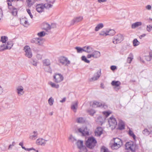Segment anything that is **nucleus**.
<instances>
[{"mask_svg": "<svg viewBox=\"0 0 152 152\" xmlns=\"http://www.w3.org/2000/svg\"><path fill=\"white\" fill-rule=\"evenodd\" d=\"M75 49L77 50V52L78 53H80L82 51H84L83 48H82L80 47H76L75 48Z\"/></svg>", "mask_w": 152, "mask_h": 152, "instance_id": "nucleus-51", "label": "nucleus"}, {"mask_svg": "<svg viewBox=\"0 0 152 152\" xmlns=\"http://www.w3.org/2000/svg\"><path fill=\"white\" fill-rule=\"evenodd\" d=\"M81 59L82 61H84L86 63H89L90 61L87 60L86 57L85 56H83L81 57Z\"/></svg>", "mask_w": 152, "mask_h": 152, "instance_id": "nucleus-49", "label": "nucleus"}, {"mask_svg": "<svg viewBox=\"0 0 152 152\" xmlns=\"http://www.w3.org/2000/svg\"><path fill=\"white\" fill-rule=\"evenodd\" d=\"M43 6L44 8H45L46 9H49L50 8H52L53 7L52 4L48 3L43 4Z\"/></svg>", "mask_w": 152, "mask_h": 152, "instance_id": "nucleus-35", "label": "nucleus"}, {"mask_svg": "<svg viewBox=\"0 0 152 152\" xmlns=\"http://www.w3.org/2000/svg\"><path fill=\"white\" fill-rule=\"evenodd\" d=\"M19 145L21 146V147L23 149H25V147L23 146V142H20L19 143Z\"/></svg>", "mask_w": 152, "mask_h": 152, "instance_id": "nucleus-64", "label": "nucleus"}, {"mask_svg": "<svg viewBox=\"0 0 152 152\" xmlns=\"http://www.w3.org/2000/svg\"><path fill=\"white\" fill-rule=\"evenodd\" d=\"M124 40V37L121 34H118L113 38V42L115 44L121 43Z\"/></svg>", "mask_w": 152, "mask_h": 152, "instance_id": "nucleus-2", "label": "nucleus"}, {"mask_svg": "<svg viewBox=\"0 0 152 152\" xmlns=\"http://www.w3.org/2000/svg\"><path fill=\"white\" fill-rule=\"evenodd\" d=\"M0 148L2 151H4L7 149L6 147L4 145H1L0 146Z\"/></svg>", "mask_w": 152, "mask_h": 152, "instance_id": "nucleus-57", "label": "nucleus"}, {"mask_svg": "<svg viewBox=\"0 0 152 152\" xmlns=\"http://www.w3.org/2000/svg\"><path fill=\"white\" fill-rule=\"evenodd\" d=\"M140 43V42L137 40V39H134L133 41V44L134 46L138 45Z\"/></svg>", "mask_w": 152, "mask_h": 152, "instance_id": "nucleus-43", "label": "nucleus"}, {"mask_svg": "<svg viewBox=\"0 0 152 152\" xmlns=\"http://www.w3.org/2000/svg\"><path fill=\"white\" fill-rule=\"evenodd\" d=\"M97 141L93 137H89L86 142V145L87 147L93 149L96 145Z\"/></svg>", "mask_w": 152, "mask_h": 152, "instance_id": "nucleus-1", "label": "nucleus"}, {"mask_svg": "<svg viewBox=\"0 0 152 152\" xmlns=\"http://www.w3.org/2000/svg\"><path fill=\"white\" fill-rule=\"evenodd\" d=\"M115 31L113 29H110L108 31H107L108 35L113 36L115 34Z\"/></svg>", "mask_w": 152, "mask_h": 152, "instance_id": "nucleus-37", "label": "nucleus"}, {"mask_svg": "<svg viewBox=\"0 0 152 152\" xmlns=\"http://www.w3.org/2000/svg\"><path fill=\"white\" fill-rule=\"evenodd\" d=\"M92 54L93 57L95 58H98L100 56V52L97 51H93Z\"/></svg>", "mask_w": 152, "mask_h": 152, "instance_id": "nucleus-25", "label": "nucleus"}, {"mask_svg": "<svg viewBox=\"0 0 152 152\" xmlns=\"http://www.w3.org/2000/svg\"><path fill=\"white\" fill-rule=\"evenodd\" d=\"M42 63L44 66H48L47 69L45 68H44L45 71L48 72H51L52 70L49 66L50 64V60L48 59H45L43 61Z\"/></svg>", "mask_w": 152, "mask_h": 152, "instance_id": "nucleus-5", "label": "nucleus"}, {"mask_svg": "<svg viewBox=\"0 0 152 152\" xmlns=\"http://www.w3.org/2000/svg\"><path fill=\"white\" fill-rule=\"evenodd\" d=\"M26 11L30 16L31 18L32 19L33 18V16L31 13L30 10L29 9H26Z\"/></svg>", "mask_w": 152, "mask_h": 152, "instance_id": "nucleus-56", "label": "nucleus"}, {"mask_svg": "<svg viewBox=\"0 0 152 152\" xmlns=\"http://www.w3.org/2000/svg\"><path fill=\"white\" fill-rule=\"evenodd\" d=\"M142 23L141 22H137L133 23L131 26V28L133 29L135 28H136L141 26Z\"/></svg>", "mask_w": 152, "mask_h": 152, "instance_id": "nucleus-24", "label": "nucleus"}, {"mask_svg": "<svg viewBox=\"0 0 152 152\" xmlns=\"http://www.w3.org/2000/svg\"><path fill=\"white\" fill-rule=\"evenodd\" d=\"M33 135H31L29 138L32 140H35L37 138L38 133L37 131H34L33 132Z\"/></svg>", "mask_w": 152, "mask_h": 152, "instance_id": "nucleus-23", "label": "nucleus"}, {"mask_svg": "<svg viewBox=\"0 0 152 152\" xmlns=\"http://www.w3.org/2000/svg\"><path fill=\"white\" fill-rule=\"evenodd\" d=\"M104 120V118L101 116H99L97 118V121L101 123H102Z\"/></svg>", "mask_w": 152, "mask_h": 152, "instance_id": "nucleus-47", "label": "nucleus"}, {"mask_svg": "<svg viewBox=\"0 0 152 152\" xmlns=\"http://www.w3.org/2000/svg\"><path fill=\"white\" fill-rule=\"evenodd\" d=\"M149 128L148 129H145L142 132V133L145 135L147 136L150 134Z\"/></svg>", "mask_w": 152, "mask_h": 152, "instance_id": "nucleus-33", "label": "nucleus"}, {"mask_svg": "<svg viewBox=\"0 0 152 152\" xmlns=\"http://www.w3.org/2000/svg\"><path fill=\"white\" fill-rule=\"evenodd\" d=\"M48 83L52 88H58L59 87V85L58 84H56L52 82H49Z\"/></svg>", "mask_w": 152, "mask_h": 152, "instance_id": "nucleus-32", "label": "nucleus"}, {"mask_svg": "<svg viewBox=\"0 0 152 152\" xmlns=\"http://www.w3.org/2000/svg\"><path fill=\"white\" fill-rule=\"evenodd\" d=\"M95 106L96 107H103L105 108L107 107V106L106 105H103V104L100 103L98 102L94 101L93 102V104L92 105V106L93 107H95Z\"/></svg>", "mask_w": 152, "mask_h": 152, "instance_id": "nucleus-14", "label": "nucleus"}, {"mask_svg": "<svg viewBox=\"0 0 152 152\" xmlns=\"http://www.w3.org/2000/svg\"><path fill=\"white\" fill-rule=\"evenodd\" d=\"M129 134L130 136L132 137L133 138V139L134 140H135L136 137V136L134 134L133 131H132L130 129H129Z\"/></svg>", "mask_w": 152, "mask_h": 152, "instance_id": "nucleus-38", "label": "nucleus"}, {"mask_svg": "<svg viewBox=\"0 0 152 152\" xmlns=\"http://www.w3.org/2000/svg\"><path fill=\"white\" fill-rule=\"evenodd\" d=\"M101 152H109L107 148L104 146H102L101 148Z\"/></svg>", "mask_w": 152, "mask_h": 152, "instance_id": "nucleus-42", "label": "nucleus"}, {"mask_svg": "<svg viewBox=\"0 0 152 152\" xmlns=\"http://www.w3.org/2000/svg\"><path fill=\"white\" fill-rule=\"evenodd\" d=\"M114 142L116 143L119 144V143L120 145H122L123 143L122 141V140L119 138H114Z\"/></svg>", "mask_w": 152, "mask_h": 152, "instance_id": "nucleus-36", "label": "nucleus"}, {"mask_svg": "<svg viewBox=\"0 0 152 152\" xmlns=\"http://www.w3.org/2000/svg\"><path fill=\"white\" fill-rule=\"evenodd\" d=\"M102 133V128L101 127H97L95 132V135L98 136H100Z\"/></svg>", "mask_w": 152, "mask_h": 152, "instance_id": "nucleus-16", "label": "nucleus"}, {"mask_svg": "<svg viewBox=\"0 0 152 152\" xmlns=\"http://www.w3.org/2000/svg\"><path fill=\"white\" fill-rule=\"evenodd\" d=\"M31 62L32 64L33 65H34V66H37V62L36 61H34V60H32V61H31Z\"/></svg>", "mask_w": 152, "mask_h": 152, "instance_id": "nucleus-61", "label": "nucleus"}, {"mask_svg": "<svg viewBox=\"0 0 152 152\" xmlns=\"http://www.w3.org/2000/svg\"><path fill=\"white\" fill-rule=\"evenodd\" d=\"M118 129L120 130H123L125 129V123L121 120H119V123L118 125Z\"/></svg>", "mask_w": 152, "mask_h": 152, "instance_id": "nucleus-19", "label": "nucleus"}, {"mask_svg": "<svg viewBox=\"0 0 152 152\" xmlns=\"http://www.w3.org/2000/svg\"><path fill=\"white\" fill-rule=\"evenodd\" d=\"M48 102L50 106H52L53 105L54 102V99L52 97H50L48 99Z\"/></svg>", "mask_w": 152, "mask_h": 152, "instance_id": "nucleus-46", "label": "nucleus"}, {"mask_svg": "<svg viewBox=\"0 0 152 152\" xmlns=\"http://www.w3.org/2000/svg\"><path fill=\"white\" fill-rule=\"evenodd\" d=\"M146 8L148 10H151V7L150 5H148L146 7Z\"/></svg>", "mask_w": 152, "mask_h": 152, "instance_id": "nucleus-63", "label": "nucleus"}, {"mask_svg": "<svg viewBox=\"0 0 152 152\" xmlns=\"http://www.w3.org/2000/svg\"><path fill=\"white\" fill-rule=\"evenodd\" d=\"M84 51L88 53H91L93 51V50L91 47L90 46H85L83 48Z\"/></svg>", "mask_w": 152, "mask_h": 152, "instance_id": "nucleus-20", "label": "nucleus"}, {"mask_svg": "<svg viewBox=\"0 0 152 152\" xmlns=\"http://www.w3.org/2000/svg\"><path fill=\"white\" fill-rule=\"evenodd\" d=\"M37 11L39 13H41L44 11V8L43 4H39L36 6Z\"/></svg>", "mask_w": 152, "mask_h": 152, "instance_id": "nucleus-12", "label": "nucleus"}, {"mask_svg": "<svg viewBox=\"0 0 152 152\" xmlns=\"http://www.w3.org/2000/svg\"><path fill=\"white\" fill-rule=\"evenodd\" d=\"M121 145L119 143L118 144L114 142L113 144L112 145L111 147L113 149H117L120 148Z\"/></svg>", "mask_w": 152, "mask_h": 152, "instance_id": "nucleus-26", "label": "nucleus"}, {"mask_svg": "<svg viewBox=\"0 0 152 152\" xmlns=\"http://www.w3.org/2000/svg\"><path fill=\"white\" fill-rule=\"evenodd\" d=\"M24 149L26 151H31L32 150H34V149L33 148H25V149Z\"/></svg>", "mask_w": 152, "mask_h": 152, "instance_id": "nucleus-62", "label": "nucleus"}, {"mask_svg": "<svg viewBox=\"0 0 152 152\" xmlns=\"http://www.w3.org/2000/svg\"><path fill=\"white\" fill-rule=\"evenodd\" d=\"M47 1L48 3H50L53 4L54 3L56 0H47Z\"/></svg>", "mask_w": 152, "mask_h": 152, "instance_id": "nucleus-58", "label": "nucleus"}, {"mask_svg": "<svg viewBox=\"0 0 152 152\" xmlns=\"http://www.w3.org/2000/svg\"><path fill=\"white\" fill-rule=\"evenodd\" d=\"M104 27V25L102 23H100L98 24L96 27L95 30L97 31L100 29H101Z\"/></svg>", "mask_w": 152, "mask_h": 152, "instance_id": "nucleus-31", "label": "nucleus"}, {"mask_svg": "<svg viewBox=\"0 0 152 152\" xmlns=\"http://www.w3.org/2000/svg\"><path fill=\"white\" fill-rule=\"evenodd\" d=\"M64 80V77L61 74H56L53 76V81L56 83H59Z\"/></svg>", "mask_w": 152, "mask_h": 152, "instance_id": "nucleus-4", "label": "nucleus"}, {"mask_svg": "<svg viewBox=\"0 0 152 152\" xmlns=\"http://www.w3.org/2000/svg\"><path fill=\"white\" fill-rule=\"evenodd\" d=\"M101 75V70L97 71L96 73H95L94 76L91 78L89 79L90 82L94 81L97 80Z\"/></svg>", "mask_w": 152, "mask_h": 152, "instance_id": "nucleus-10", "label": "nucleus"}, {"mask_svg": "<svg viewBox=\"0 0 152 152\" xmlns=\"http://www.w3.org/2000/svg\"><path fill=\"white\" fill-rule=\"evenodd\" d=\"M76 121L78 123H82L85 122V120L82 117H79L77 119Z\"/></svg>", "mask_w": 152, "mask_h": 152, "instance_id": "nucleus-39", "label": "nucleus"}, {"mask_svg": "<svg viewBox=\"0 0 152 152\" xmlns=\"http://www.w3.org/2000/svg\"><path fill=\"white\" fill-rule=\"evenodd\" d=\"M40 37H42L45 35V32L42 31H41L37 34Z\"/></svg>", "mask_w": 152, "mask_h": 152, "instance_id": "nucleus-53", "label": "nucleus"}, {"mask_svg": "<svg viewBox=\"0 0 152 152\" xmlns=\"http://www.w3.org/2000/svg\"><path fill=\"white\" fill-rule=\"evenodd\" d=\"M30 42L32 43H35L39 45H41V39L39 38H33L30 40Z\"/></svg>", "mask_w": 152, "mask_h": 152, "instance_id": "nucleus-15", "label": "nucleus"}, {"mask_svg": "<svg viewBox=\"0 0 152 152\" xmlns=\"http://www.w3.org/2000/svg\"><path fill=\"white\" fill-rule=\"evenodd\" d=\"M77 130L78 132L81 133L83 136L88 135L89 134L88 130L86 127L79 128Z\"/></svg>", "mask_w": 152, "mask_h": 152, "instance_id": "nucleus-9", "label": "nucleus"}, {"mask_svg": "<svg viewBox=\"0 0 152 152\" xmlns=\"http://www.w3.org/2000/svg\"><path fill=\"white\" fill-rule=\"evenodd\" d=\"M111 113V112L108 111H104L103 112V114L105 115V117H107Z\"/></svg>", "mask_w": 152, "mask_h": 152, "instance_id": "nucleus-54", "label": "nucleus"}, {"mask_svg": "<svg viewBox=\"0 0 152 152\" xmlns=\"http://www.w3.org/2000/svg\"><path fill=\"white\" fill-rule=\"evenodd\" d=\"M76 144L79 149H80L83 146V142L82 141L78 140L76 142Z\"/></svg>", "mask_w": 152, "mask_h": 152, "instance_id": "nucleus-28", "label": "nucleus"}, {"mask_svg": "<svg viewBox=\"0 0 152 152\" xmlns=\"http://www.w3.org/2000/svg\"><path fill=\"white\" fill-rule=\"evenodd\" d=\"M99 35L103 37H106L108 35L107 31L105 32L104 31H102L99 33Z\"/></svg>", "mask_w": 152, "mask_h": 152, "instance_id": "nucleus-40", "label": "nucleus"}, {"mask_svg": "<svg viewBox=\"0 0 152 152\" xmlns=\"http://www.w3.org/2000/svg\"><path fill=\"white\" fill-rule=\"evenodd\" d=\"M69 139L72 142L74 143L75 142L77 141L76 139L72 135H70L69 137Z\"/></svg>", "mask_w": 152, "mask_h": 152, "instance_id": "nucleus-44", "label": "nucleus"}, {"mask_svg": "<svg viewBox=\"0 0 152 152\" xmlns=\"http://www.w3.org/2000/svg\"><path fill=\"white\" fill-rule=\"evenodd\" d=\"M20 22L21 24H22L23 26H25L26 25H29L28 23V22L27 19L26 18H22L20 20Z\"/></svg>", "mask_w": 152, "mask_h": 152, "instance_id": "nucleus-21", "label": "nucleus"}, {"mask_svg": "<svg viewBox=\"0 0 152 152\" xmlns=\"http://www.w3.org/2000/svg\"><path fill=\"white\" fill-rule=\"evenodd\" d=\"M6 46H7V48L8 49H10L13 45V43L12 41H10L7 42V44H6Z\"/></svg>", "mask_w": 152, "mask_h": 152, "instance_id": "nucleus-27", "label": "nucleus"}, {"mask_svg": "<svg viewBox=\"0 0 152 152\" xmlns=\"http://www.w3.org/2000/svg\"><path fill=\"white\" fill-rule=\"evenodd\" d=\"M59 61L62 64L65 66H68L70 62L67 58L64 56L61 57L59 59Z\"/></svg>", "mask_w": 152, "mask_h": 152, "instance_id": "nucleus-7", "label": "nucleus"}, {"mask_svg": "<svg viewBox=\"0 0 152 152\" xmlns=\"http://www.w3.org/2000/svg\"><path fill=\"white\" fill-rule=\"evenodd\" d=\"M17 93L19 96L23 94L24 93L23 88L22 86H19L17 88Z\"/></svg>", "mask_w": 152, "mask_h": 152, "instance_id": "nucleus-18", "label": "nucleus"}, {"mask_svg": "<svg viewBox=\"0 0 152 152\" xmlns=\"http://www.w3.org/2000/svg\"><path fill=\"white\" fill-rule=\"evenodd\" d=\"M18 11L17 9L16 8H14V9L12 10L11 13L14 16H16L17 14Z\"/></svg>", "mask_w": 152, "mask_h": 152, "instance_id": "nucleus-45", "label": "nucleus"}, {"mask_svg": "<svg viewBox=\"0 0 152 152\" xmlns=\"http://www.w3.org/2000/svg\"><path fill=\"white\" fill-rule=\"evenodd\" d=\"M88 112L90 113V115H93L95 113V112L93 109H90L88 110Z\"/></svg>", "mask_w": 152, "mask_h": 152, "instance_id": "nucleus-52", "label": "nucleus"}, {"mask_svg": "<svg viewBox=\"0 0 152 152\" xmlns=\"http://www.w3.org/2000/svg\"><path fill=\"white\" fill-rule=\"evenodd\" d=\"M37 57L38 59H41L42 58V55L39 54H37Z\"/></svg>", "mask_w": 152, "mask_h": 152, "instance_id": "nucleus-59", "label": "nucleus"}, {"mask_svg": "<svg viewBox=\"0 0 152 152\" xmlns=\"http://www.w3.org/2000/svg\"><path fill=\"white\" fill-rule=\"evenodd\" d=\"M116 69V67L115 66L113 65L110 67V69L113 71L115 70Z\"/></svg>", "mask_w": 152, "mask_h": 152, "instance_id": "nucleus-60", "label": "nucleus"}, {"mask_svg": "<svg viewBox=\"0 0 152 152\" xmlns=\"http://www.w3.org/2000/svg\"><path fill=\"white\" fill-rule=\"evenodd\" d=\"M6 44H2L0 45V52L6 50L8 49L7 48Z\"/></svg>", "mask_w": 152, "mask_h": 152, "instance_id": "nucleus-34", "label": "nucleus"}, {"mask_svg": "<svg viewBox=\"0 0 152 152\" xmlns=\"http://www.w3.org/2000/svg\"><path fill=\"white\" fill-rule=\"evenodd\" d=\"M47 140L43 139H38L36 141V143L38 145H44Z\"/></svg>", "mask_w": 152, "mask_h": 152, "instance_id": "nucleus-17", "label": "nucleus"}, {"mask_svg": "<svg viewBox=\"0 0 152 152\" xmlns=\"http://www.w3.org/2000/svg\"><path fill=\"white\" fill-rule=\"evenodd\" d=\"M110 126H112V127L115 128L117 125V122L113 116L110 117L108 121Z\"/></svg>", "mask_w": 152, "mask_h": 152, "instance_id": "nucleus-8", "label": "nucleus"}, {"mask_svg": "<svg viewBox=\"0 0 152 152\" xmlns=\"http://www.w3.org/2000/svg\"><path fill=\"white\" fill-rule=\"evenodd\" d=\"M78 102L77 101H75L72 103L71 109L75 112H76L78 107Z\"/></svg>", "mask_w": 152, "mask_h": 152, "instance_id": "nucleus-13", "label": "nucleus"}, {"mask_svg": "<svg viewBox=\"0 0 152 152\" xmlns=\"http://www.w3.org/2000/svg\"><path fill=\"white\" fill-rule=\"evenodd\" d=\"M146 29L148 32H150L152 29V26L150 25L147 26Z\"/></svg>", "mask_w": 152, "mask_h": 152, "instance_id": "nucleus-55", "label": "nucleus"}, {"mask_svg": "<svg viewBox=\"0 0 152 152\" xmlns=\"http://www.w3.org/2000/svg\"><path fill=\"white\" fill-rule=\"evenodd\" d=\"M80 149V152H87V151L86 148L85 146H83L82 148Z\"/></svg>", "mask_w": 152, "mask_h": 152, "instance_id": "nucleus-50", "label": "nucleus"}, {"mask_svg": "<svg viewBox=\"0 0 152 152\" xmlns=\"http://www.w3.org/2000/svg\"><path fill=\"white\" fill-rule=\"evenodd\" d=\"M111 84L113 86L118 87L121 85V82L119 81H116L114 80L112 82Z\"/></svg>", "mask_w": 152, "mask_h": 152, "instance_id": "nucleus-30", "label": "nucleus"}, {"mask_svg": "<svg viewBox=\"0 0 152 152\" xmlns=\"http://www.w3.org/2000/svg\"><path fill=\"white\" fill-rule=\"evenodd\" d=\"M26 2L28 6L31 7L35 3V0H26Z\"/></svg>", "mask_w": 152, "mask_h": 152, "instance_id": "nucleus-29", "label": "nucleus"}, {"mask_svg": "<svg viewBox=\"0 0 152 152\" xmlns=\"http://www.w3.org/2000/svg\"><path fill=\"white\" fill-rule=\"evenodd\" d=\"M43 28L46 31L50 29V26L47 23H44L43 24Z\"/></svg>", "mask_w": 152, "mask_h": 152, "instance_id": "nucleus-22", "label": "nucleus"}, {"mask_svg": "<svg viewBox=\"0 0 152 152\" xmlns=\"http://www.w3.org/2000/svg\"><path fill=\"white\" fill-rule=\"evenodd\" d=\"M126 149L127 150H130L132 151H135V146L133 142H126L125 145Z\"/></svg>", "mask_w": 152, "mask_h": 152, "instance_id": "nucleus-6", "label": "nucleus"}, {"mask_svg": "<svg viewBox=\"0 0 152 152\" xmlns=\"http://www.w3.org/2000/svg\"><path fill=\"white\" fill-rule=\"evenodd\" d=\"M131 55L132 56L130 57H128L127 58V62L129 64H130L131 63L132 60L133 58V56H132V54H130V56Z\"/></svg>", "mask_w": 152, "mask_h": 152, "instance_id": "nucleus-48", "label": "nucleus"}, {"mask_svg": "<svg viewBox=\"0 0 152 152\" xmlns=\"http://www.w3.org/2000/svg\"><path fill=\"white\" fill-rule=\"evenodd\" d=\"M83 19V17L82 16H79L75 18L71 21L70 25H73L75 23L81 21Z\"/></svg>", "mask_w": 152, "mask_h": 152, "instance_id": "nucleus-11", "label": "nucleus"}, {"mask_svg": "<svg viewBox=\"0 0 152 152\" xmlns=\"http://www.w3.org/2000/svg\"><path fill=\"white\" fill-rule=\"evenodd\" d=\"M24 50L25 53V56L28 58H31L32 56V54L31 50V48L28 45H26L24 48Z\"/></svg>", "mask_w": 152, "mask_h": 152, "instance_id": "nucleus-3", "label": "nucleus"}, {"mask_svg": "<svg viewBox=\"0 0 152 152\" xmlns=\"http://www.w3.org/2000/svg\"><path fill=\"white\" fill-rule=\"evenodd\" d=\"M8 40V38L6 36H2L1 37L0 41L3 43H5Z\"/></svg>", "mask_w": 152, "mask_h": 152, "instance_id": "nucleus-41", "label": "nucleus"}]
</instances>
